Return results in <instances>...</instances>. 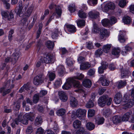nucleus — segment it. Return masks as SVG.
Returning a JSON list of instances; mask_svg holds the SVG:
<instances>
[{"instance_id": "nucleus-48", "label": "nucleus", "mask_w": 134, "mask_h": 134, "mask_svg": "<svg viewBox=\"0 0 134 134\" xmlns=\"http://www.w3.org/2000/svg\"><path fill=\"white\" fill-rule=\"evenodd\" d=\"M69 10L71 12H73L76 10V8L74 4H70L69 7Z\"/></svg>"}, {"instance_id": "nucleus-43", "label": "nucleus", "mask_w": 134, "mask_h": 134, "mask_svg": "<svg viewBox=\"0 0 134 134\" xmlns=\"http://www.w3.org/2000/svg\"><path fill=\"white\" fill-rule=\"evenodd\" d=\"M55 74L54 73L50 72H49L48 76L50 81L53 80L55 77Z\"/></svg>"}, {"instance_id": "nucleus-60", "label": "nucleus", "mask_w": 134, "mask_h": 134, "mask_svg": "<svg viewBox=\"0 0 134 134\" xmlns=\"http://www.w3.org/2000/svg\"><path fill=\"white\" fill-rule=\"evenodd\" d=\"M99 29L98 28L97 25L95 24H93V31L94 32H97L99 31Z\"/></svg>"}, {"instance_id": "nucleus-25", "label": "nucleus", "mask_w": 134, "mask_h": 134, "mask_svg": "<svg viewBox=\"0 0 134 134\" xmlns=\"http://www.w3.org/2000/svg\"><path fill=\"white\" fill-rule=\"evenodd\" d=\"M42 122V119L41 116H37L36 118L35 121V124L37 126H40Z\"/></svg>"}, {"instance_id": "nucleus-12", "label": "nucleus", "mask_w": 134, "mask_h": 134, "mask_svg": "<svg viewBox=\"0 0 134 134\" xmlns=\"http://www.w3.org/2000/svg\"><path fill=\"white\" fill-rule=\"evenodd\" d=\"M71 78L68 79L66 82L63 86L62 88L64 90H68L70 89L72 86Z\"/></svg>"}, {"instance_id": "nucleus-31", "label": "nucleus", "mask_w": 134, "mask_h": 134, "mask_svg": "<svg viewBox=\"0 0 134 134\" xmlns=\"http://www.w3.org/2000/svg\"><path fill=\"white\" fill-rule=\"evenodd\" d=\"M111 47V44H107L104 45L102 47L103 51L106 53H108Z\"/></svg>"}, {"instance_id": "nucleus-38", "label": "nucleus", "mask_w": 134, "mask_h": 134, "mask_svg": "<svg viewBox=\"0 0 134 134\" xmlns=\"http://www.w3.org/2000/svg\"><path fill=\"white\" fill-rule=\"evenodd\" d=\"M74 63V61L71 58H68L66 59V64L69 66H71Z\"/></svg>"}, {"instance_id": "nucleus-62", "label": "nucleus", "mask_w": 134, "mask_h": 134, "mask_svg": "<svg viewBox=\"0 0 134 134\" xmlns=\"http://www.w3.org/2000/svg\"><path fill=\"white\" fill-rule=\"evenodd\" d=\"M87 43L86 46L87 48L89 49H91L93 48V44L92 42H89Z\"/></svg>"}, {"instance_id": "nucleus-5", "label": "nucleus", "mask_w": 134, "mask_h": 134, "mask_svg": "<svg viewBox=\"0 0 134 134\" xmlns=\"http://www.w3.org/2000/svg\"><path fill=\"white\" fill-rule=\"evenodd\" d=\"M52 57V55L49 53H46L45 54L43 57L41 56L40 58V60L42 62L46 63H49L51 62Z\"/></svg>"}, {"instance_id": "nucleus-9", "label": "nucleus", "mask_w": 134, "mask_h": 134, "mask_svg": "<svg viewBox=\"0 0 134 134\" xmlns=\"http://www.w3.org/2000/svg\"><path fill=\"white\" fill-rule=\"evenodd\" d=\"M19 52L14 53L11 56L10 62L13 64H15L17 62L20 55Z\"/></svg>"}, {"instance_id": "nucleus-54", "label": "nucleus", "mask_w": 134, "mask_h": 134, "mask_svg": "<svg viewBox=\"0 0 134 134\" xmlns=\"http://www.w3.org/2000/svg\"><path fill=\"white\" fill-rule=\"evenodd\" d=\"M44 130L41 127L38 128L36 132V134H43Z\"/></svg>"}, {"instance_id": "nucleus-56", "label": "nucleus", "mask_w": 134, "mask_h": 134, "mask_svg": "<svg viewBox=\"0 0 134 134\" xmlns=\"http://www.w3.org/2000/svg\"><path fill=\"white\" fill-rule=\"evenodd\" d=\"M111 113V112L110 110L109 109H107L104 110L103 114L105 116H108L110 115Z\"/></svg>"}, {"instance_id": "nucleus-39", "label": "nucleus", "mask_w": 134, "mask_h": 134, "mask_svg": "<svg viewBox=\"0 0 134 134\" xmlns=\"http://www.w3.org/2000/svg\"><path fill=\"white\" fill-rule=\"evenodd\" d=\"M66 112V110L63 108L59 109L57 111V114L58 116H62L64 115Z\"/></svg>"}, {"instance_id": "nucleus-23", "label": "nucleus", "mask_w": 134, "mask_h": 134, "mask_svg": "<svg viewBox=\"0 0 134 134\" xmlns=\"http://www.w3.org/2000/svg\"><path fill=\"white\" fill-rule=\"evenodd\" d=\"M34 8V6L32 5L30 7L25 13V16L27 17H29L31 15Z\"/></svg>"}, {"instance_id": "nucleus-22", "label": "nucleus", "mask_w": 134, "mask_h": 134, "mask_svg": "<svg viewBox=\"0 0 134 134\" xmlns=\"http://www.w3.org/2000/svg\"><path fill=\"white\" fill-rule=\"evenodd\" d=\"M95 120L96 123L98 125L103 124L104 121V118L99 115L97 116L96 117Z\"/></svg>"}, {"instance_id": "nucleus-15", "label": "nucleus", "mask_w": 134, "mask_h": 134, "mask_svg": "<svg viewBox=\"0 0 134 134\" xmlns=\"http://www.w3.org/2000/svg\"><path fill=\"white\" fill-rule=\"evenodd\" d=\"M122 96L120 93H117L115 95L114 97L115 103L117 104H120L121 102Z\"/></svg>"}, {"instance_id": "nucleus-59", "label": "nucleus", "mask_w": 134, "mask_h": 134, "mask_svg": "<svg viewBox=\"0 0 134 134\" xmlns=\"http://www.w3.org/2000/svg\"><path fill=\"white\" fill-rule=\"evenodd\" d=\"M85 60V58L82 56L79 57L77 59L78 62L80 63H82Z\"/></svg>"}, {"instance_id": "nucleus-21", "label": "nucleus", "mask_w": 134, "mask_h": 134, "mask_svg": "<svg viewBox=\"0 0 134 134\" xmlns=\"http://www.w3.org/2000/svg\"><path fill=\"white\" fill-rule=\"evenodd\" d=\"M121 76L122 78H124L128 76L129 75V71L126 69H123V68L121 69Z\"/></svg>"}, {"instance_id": "nucleus-37", "label": "nucleus", "mask_w": 134, "mask_h": 134, "mask_svg": "<svg viewBox=\"0 0 134 134\" xmlns=\"http://www.w3.org/2000/svg\"><path fill=\"white\" fill-rule=\"evenodd\" d=\"M123 21L125 24H128L130 23L131 20L129 17L126 16L123 18Z\"/></svg>"}, {"instance_id": "nucleus-33", "label": "nucleus", "mask_w": 134, "mask_h": 134, "mask_svg": "<svg viewBox=\"0 0 134 134\" xmlns=\"http://www.w3.org/2000/svg\"><path fill=\"white\" fill-rule=\"evenodd\" d=\"M112 120L114 124H117L121 122V118L118 116H115L113 118Z\"/></svg>"}, {"instance_id": "nucleus-6", "label": "nucleus", "mask_w": 134, "mask_h": 134, "mask_svg": "<svg viewBox=\"0 0 134 134\" xmlns=\"http://www.w3.org/2000/svg\"><path fill=\"white\" fill-rule=\"evenodd\" d=\"M127 96L125 95L124 98L125 99L123 102V105L127 108H130L132 107L134 104V102L132 99H129Z\"/></svg>"}, {"instance_id": "nucleus-17", "label": "nucleus", "mask_w": 134, "mask_h": 134, "mask_svg": "<svg viewBox=\"0 0 134 134\" xmlns=\"http://www.w3.org/2000/svg\"><path fill=\"white\" fill-rule=\"evenodd\" d=\"M114 21L110 22L109 20L108 19H105L102 21V25L104 26H109L114 24Z\"/></svg>"}, {"instance_id": "nucleus-14", "label": "nucleus", "mask_w": 134, "mask_h": 134, "mask_svg": "<svg viewBox=\"0 0 134 134\" xmlns=\"http://www.w3.org/2000/svg\"><path fill=\"white\" fill-rule=\"evenodd\" d=\"M101 66L99 67L98 69V72L100 74L104 72V70L106 69L108 67V64L105 62H103L101 63Z\"/></svg>"}, {"instance_id": "nucleus-30", "label": "nucleus", "mask_w": 134, "mask_h": 134, "mask_svg": "<svg viewBox=\"0 0 134 134\" xmlns=\"http://www.w3.org/2000/svg\"><path fill=\"white\" fill-rule=\"evenodd\" d=\"M58 73L59 75L61 76H63L64 72L65 69L64 67L60 65L58 66L57 68Z\"/></svg>"}, {"instance_id": "nucleus-36", "label": "nucleus", "mask_w": 134, "mask_h": 134, "mask_svg": "<svg viewBox=\"0 0 134 134\" xmlns=\"http://www.w3.org/2000/svg\"><path fill=\"white\" fill-rule=\"evenodd\" d=\"M78 14L80 18H86V14L82 10H80L78 12Z\"/></svg>"}, {"instance_id": "nucleus-11", "label": "nucleus", "mask_w": 134, "mask_h": 134, "mask_svg": "<svg viewBox=\"0 0 134 134\" xmlns=\"http://www.w3.org/2000/svg\"><path fill=\"white\" fill-rule=\"evenodd\" d=\"M109 32L107 29H102L100 30L99 37L100 38L103 39L104 37L109 35Z\"/></svg>"}, {"instance_id": "nucleus-29", "label": "nucleus", "mask_w": 134, "mask_h": 134, "mask_svg": "<svg viewBox=\"0 0 134 134\" xmlns=\"http://www.w3.org/2000/svg\"><path fill=\"white\" fill-rule=\"evenodd\" d=\"M132 113L127 112L122 117V119L123 121H127L129 119Z\"/></svg>"}, {"instance_id": "nucleus-3", "label": "nucleus", "mask_w": 134, "mask_h": 134, "mask_svg": "<svg viewBox=\"0 0 134 134\" xmlns=\"http://www.w3.org/2000/svg\"><path fill=\"white\" fill-rule=\"evenodd\" d=\"M11 81L9 80L4 84V86L0 88V93H1L3 92V96H5L6 94L9 93L11 91V89L13 88L14 85L13 84H12L10 86V88L7 89L10 85Z\"/></svg>"}, {"instance_id": "nucleus-50", "label": "nucleus", "mask_w": 134, "mask_h": 134, "mask_svg": "<svg viewBox=\"0 0 134 134\" xmlns=\"http://www.w3.org/2000/svg\"><path fill=\"white\" fill-rule=\"evenodd\" d=\"M94 104L92 100H90L86 104V108H89L93 107Z\"/></svg>"}, {"instance_id": "nucleus-1", "label": "nucleus", "mask_w": 134, "mask_h": 134, "mask_svg": "<svg viewBox=\"0 0 134 134\" xmlns=\"http://www.w3.org/2000/svg\"><path fill=\"white\" fill-rule=\"evenodd\" d=\"M23 113H20L18 115V119H16L13 120L11 125L12 127H14L15 124L18 125L19 122H21L24 124L27 125L28 123V120H31L32 117L34 115L33 113L31 112L25 114L23 116Z\"/></svg>"}, {"instance_id": "nucleus-42", "label": "nucleus", "mask_w": 134, "mask_h": 134, "mask_svg": "<svg viewBox=\"0 0 134 134\" xmlns=\"http://www.w3.org/2000/svg\"><path fill=\"white\" fill-rule=\"evenodd\" d=\"M46 45L48 48L52 49L54 47V43L50 41H47L46 43Z\"/></svg>"}, {"instance_id": "nucleus-45", "label": "nucleus", "mask_w": 134, "mask_h": 134, "mask_svg": "<svg viewBox=\"0 0 134 134\" xmlns=\"http://www.w3.org/2000/svg\"><path fill=\"white\" fill-rule=\"evenodd\" d=\"M39 96L38 94H35L34 96L33 101L35 103H37L39 100Z\"/></svg>"}, {"instance_id": "nucleus-44", "label": "nucleus", "mask_w": 134, "mask_h": 134, "mask_svg": "<svg viewBox=\"0 0 134 134\" xmlns=\"http://www.w3.org/2000/svg\"><path fill=\"white\" fill-rule=\"evenodd\" d=\"M127 4V2L125 0H121L119 3V5L121 8H124L125 7Z\"/></svg>"}, {"instance_id": "nucleus-55", "label": "nucleus", "mask_w": 134, "mask_h": 134, "mask_svg": "<svg viewBox=\"0 0 134 134\" xmlns=\"http://www.w3.org/2000/svg\"><path fill=\"white\" fill-rule=\"evenodd\" d=\"M107 5L109 7L110 9H113L115 7L114 4L113 2L109 3L107 4Z\"/></svg>"}, {"instance_id": "nucleus-7", "label": "nucleus", "mask_w": 134, "mask_h": 134, "mask_svg": "<svg viewBox=\"0 0 134 134\" xmlns=\"http://www.w3.org/2000/svg\"><path fill=\"white\" fill-rule=\"evenodd\" d=\"M43 76L41 74L36 76L34 78L33 83L35 85H38L42 83L43 82Z\"/></svg>"}, {"instance_id": "nucleus-16", "label": "nucleus", "mask_w": 134, "mask_h": 134, "mask_svg": "<svg viewBox=\"0 0 134 134\" xmlns=\"http://www.w3.org/2000/svg\"><path fill=\"white\" fill-rule=\"evenodd\" d=\"M90 64L88 62H86L82 63L80 65V69L81 70H87L91 67Z\"/></svg>"}, {"instance_id": "nucleus-4", "label": "nucleus", "mask_w": 134, "mask_h": 134, "mask_svg": "<svg viewBox=\"0 0 134 134\" xmlns=\"http://www.w3.org/2000/svg\"><path fill=\"white\" fill-rule=\"evenodd\" d=\"M76 111V115L80 119H82L86 116L87 111L85 109L79 108Z\"/></svg>"}, {"instance_id": "nucleus-10", "label": "nucleus", "mask_w": 134, "mask_h": 134, "mask_svg": "<svg viewBox=\"0 0 134 134\" xmlns=\"http://www.w3.org/2000/svg\"><path fill=\"white\" fill-rule=\"evenodd\" d=\"M19 8L18 10L16 12V13L20 17L23 16L24 13V10H23V7L22 6V2L20 1L18 3Z\"/></svg>"}, {"instance_id": "nucleus-41", "label": "nucleus", "mask_w": 134, "mask_h": 134, "mask_svg": "<svg viewBox=\"0 0 134 134\" xmlns=\"http://www.w3.org/2000/svg\"><path fill=\"white\" fill-rule=\"evenodd\" d=\"M95 112L94 110L89 109L88 111V117H91L93 116L95 114Z\"/></svg>"}, {"instance_id": "nucleus-24", "label": "nucleus", "mask_w": 134, "mask_h": 134, "mask_svg": "<svg viewBox=\"0 0 134 134\" xmlns=\"http://www.w3.org/2000/svg\"><path fill=\"white\" fill-rule=\"evenodd\" d=\"M70 105L72 107H75L77 106L78 104V102L74 97H71L70 100Z\"/></svg>"}, {"instance_id": "nucleus-27", "label": "nucleus", "mask_w": 134, "mask_h": 134, "mask_svg": "<svg viewBox=\"0 0 134 134\" xmlns=\"http://www.w3.org/2000/svg\"><path fill=\"white\" fill-rule=\"evenodd\" d=\"M65 26L68 28V31L70 32H75L76 31L75 27L73 25L66 24L65 25Z\"/></svg>"}, {"instance_id": "nucleus-13", "label": "nucleus", "mask_w": 134, "mask_h": 134, "mask_svg": "<svg viewBox=\"0 0 134 134\" xmlns=\"http://www.w3.org/2000/svg\"><path fill=\"white\" fill-rule=\"evenodd\" d=\"M99 81L103 86H108L109 84V82L104 76L102 75L99 79Z\"/></svg>"}, {"instance_id": "nucleus-8", "label": "nucleus", "mask_w": 134, "mask_h": 134, "mask_svg": "<svg viewBox=\"0 0 134 134\" xmlns=\"http://www.w3.org/2000/svg\"><path fill=\"white\" fill-rule=\"evenodd\" d=\"M58 94L60 100L63 102H66L68 99V97L66 93L63 91L58 92Z\"/></svg>"}, {"instance_id": "nucleus-35", "label": "nucleus", "mask_w": 134, "mask_h": 134, "mask_svg": "<svg viewBox=\"0 0 134 134\" xmlns=\"http://www.w3.org/2000/svg\"><path fill=\"white\" fill-rule=\"evenodd\" d=\"M78 26L80 27H82L84 26L85 25V21L83 20H80L77 22Z\"/></svg>"}, {"instance_id": "nucleus-20", "label": "nucleus", "mask_w": 134, "mask_h": 134, "mask_svg": "<svg viewBox=\"0 0 134 134\" xmlns=\"http://www.w3.org/2000/svg\"><path fill=\"white\" fill-rule=\"evenodd\" d=\"M82 83L83 86L87 88L90 87L92 84L91 81L88 79H84Z\"/></svg>"}, {"instance_id": "nucleus-2", "label": "nucleus", "mask_w": 134, "mask_h": 134, "mask_svg": "<svg viewBox=\"0 0 134 134\" xmlns=\"http://www.w3.org/2000/svg\"><path fill=\"white\" fill-rule=\"evenodd\" d=\"M112 99L106 95H103L98 99V103L99 106L103 107L105 105L106 103L107 105H109L111 104Z\"/></svg>"}, {"instance_id": "nucleus-53", "label": "nucleus", "mask_w": 134, "mask_h": 134, "mask_svg": "<svg viewBox=\"0 0 134 134\" xmlns=\"http://www.w3.org/2000/svg\"><path fill=\"white\" fill-rule=\"evenodd\" d=\"M33 131V128L32 126H30L28 127L26 130V133L27 134L31 133Z\"/></svg>"}, {"instance_id": "nucleus-58", "label": "nucleus", "mask_w": 134, "mask_h": 134, "mask_svg": "<svg viewBox=\"0 0 134 134\" xmlns=\"http://www.w3.org/2000/svg\"><path fill=\"white\" fill-rule=\"evenodd\" d=\"M95 70L94 69H91L88 71V74L90 76L93 75L95 73Z\"/></svg>"}, {"instance_id": "nucleus-63", "label": "nucleus", "mask_w": 134, "mask_h": 134, "mask_svg": "<svg viewBox=\"0 0 134 134\" xmlns=\"http://www.w3.org/2000/svg\"><path fill=\"white\" fill-rule=\"evenodd\" d=\"M109 69L111 70H113L116 69V67L113 64H111L109 65Z\"/></svg>"}, {"instance_id": "nucleus-51", "label": "nucleus", "mask_w": 134, "mask_h": 134, "mask_svg": "<svg viewBox=\"0 0 134 134\" xmlns=\"http://www.w3.org/2000/svg\"><path fill=\"white\" fill-rule=\"evenodd\" d=\"M58 31L57 29H55V31L52 33V37L53 39H55L58 36Z\"/></svg>"}, {"instance_id": "nucleus-47", "label": "nucleus", "mask_w": 134, "mask_h": 134, "mask_svg": "<svg viewBox=\"0 0 134 134\" xmlns=\"http://www.w3.org/2000/svg\"><path fill=\"white\" fill-rule=\"evenodd\" d=\"M84 77V75L82 74L77 73V76H74L73 78L75 79L81 80Z\"/></svg>"}, {"instance_id": "nucleus-34", "label": "nucleus", "mask_w": 134, "mask_h": 134, "mask_svg": "<svg viewBox=\"0 0 134 134\" xmlns=\"http://www.w3.org/2000/svg\"><path fill=\"white\" fill-rule=\"evenodd\" d=\"M120 52V50L118 48H114L113 49L112 51V53L113 55L118 57L119 56Z\"/></svg>"}, {"instance_id": "nucleus-19", "label": "nucleus", "mask_w": 134, "mask_h": 134, "mask_svg": "<svg viewBox=\"0 0 134 134\" xmlns=\"http://www.w3.org/2000/svg\"><path fill=\"white\" fill-rule=\"evenodd\" d=\"M71 78L72 85V84L74 87L75 88H80L81 85L80 82L79 81L75 80V79L73 78Z\"/></svg>"}, {"instance_id": "nucleus-49", "label": "nucleus", "mask_w": 134, "mask_h": 134, "mask_svg": "<svg viewBox=\"0 0 134 134\" xmlns=\"http://www.w3.org/2000/svg\"><path fill=\"white\" fill-rule=\"evenodd\" d=\"M14 33V30L12 29L9 32L8 36V38L9 41H11L12 40L13 36V34Z\"/></svg>"}, {"instance_id": "nucleus-52", "label": "nucleus", "mask_w": 134, "mask_h": 134, "mask_svg": "<svg viewBox=\"0 0 134 134\" xmlns=\"http://www.w3.org/2000/svg\"><path fill=\"white\" fill-rule=\"evenodd\" d=\"M85 132V130L83 127H80L76 132V134H83Z\"/></svg>"}, {"instance_id": "nucleus-57", "label": "nucleus", "mask_w": 134, "mask_h": 134, "mask_svg": "<svg viewBox=\"0 0 134 134\" xmlns=\"http://www.w3.org/2000/svg\"><path fill=\"white\" fill-rule=\"evenodd\" d=\"M55 10L56 13L59 16H60L62 13L60 7L59 6H57L56 7Z\"/></svg>"}, {"instance_id": "nucleus-40", "label": "nucleus", "mask_w": 134, "mask_h": 134, "mask_svg": "<svg viewBox=\"0 0 134 134\" xmlns=\"http://www.w3.org/2000/svg\"><path fill=\"white\" fill-rule=\"evenodd\" d=\"M29 87L28 85L25 84L20 89L19 92L20 93H22L25 90H28L29 89Z\"/></svg>"}, {"instance_id": "nucleus-32", "label": "nucleus", "mask_w": 134, "mask_h": 134, "mask_svg": "<svg viewBox=\"0 0 134 134\" xmlns=\"http://www.w3.org/2000/svg\"><path fill=\"white\" fill-rule=\"evenodd\" d=\"M94 125L91 122H87L86 125V127L89 130H93L95 128Z\"/></svg>"}, {"instance_id": "nucleus-64", "label": "nucleus", "mask_w": 134, "mask_h": 134, "mask_svg": "<svg viewBox=\"0 0 134 134\" xmlns=\"http://www.w3.org/2000/svg\"><path fill=\"white\" fill-rule=\"evenodd\" d=\"M129 9L131 12L134 14V4L130 5L129 7Z\"/></svg>"}, {"instance_id": "nucleus-28", "label": "nucleus", "mask_w": 134, "mask_h": 134, "mask_svg": "<svg viewBox=\"0 0 134 134\" xmlns=\"http://www.w3.org/2000/svg\"><path fill=\"white\" fill-rule=\"evenodd\" d=\"M126 81L120 80L117 83V87L118 88H122L126 85Z\"/></svg>"}, {"instance_id": "nucleus-18", "label": "nucleus", "mask_w": 134, "mask_h": 134, "mask_svg": "<svg viewBox=\"0 0 134 134\" xmlns=\"http://www.w3.org/2000/svg\"><path fill=\"white\" fill-rule=\"evenodd\" d=\"M89 17L91 18L96 19L99 17V13L95 11H90L88 13Z\"/></svg>"}, {"instance_id": "nucleus-46", "label": "nucleus", "mask_w": 134, "mask_h": 134, "mask_svg": "<svg viewBox=\"0 0 134 134\" xmlns=\"http://www.w3.org/2000/svg\"><path fill=\"white\" fill-rule=\"evenodd\" d=\"M119 40L121 43L124 42L125 41V39L124 38L123 35H122L121 31H120V35L119 37Z\"/></svg>"}, {"instance_id": "nucleus-61", "label": "nucleus", "mask_w": 134, "mask_h": 134, "mask_svg": "<svg viewBox=\"0 0 134 134\" xmlns=\"http://www.w3.org/2000/svg\"><path fill=\"white\" fill-rule=\"evenodd\" d=\"M62 83V81L61 79H59L56 81L55 84L56 86H59Z\"/></svg>"}, {"instance_id": "nucleus-26", "label": "nucleus", "mask_w": 134, "mask_h": 134, "mask_svg": "<svg viewBox=\"0 0 134 134\" xmlns=\"http://www.w3.org/2000/svg\"><path fill=\"white\" fill-rule=\"evenodd\" d=\"M81 125V122L78 120H76L74 121L73 123V126L75 129L80 128Z\"/></svg>"}]
</instances>
